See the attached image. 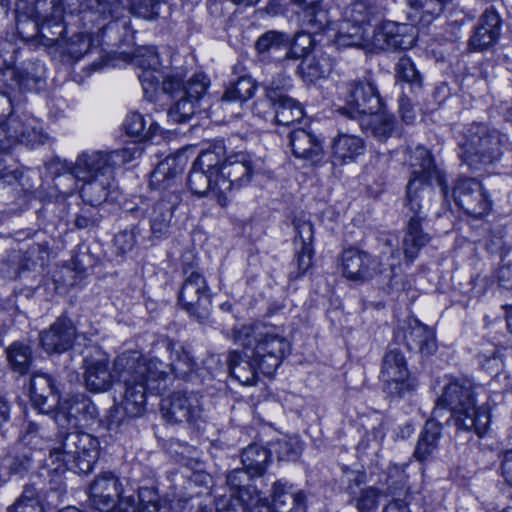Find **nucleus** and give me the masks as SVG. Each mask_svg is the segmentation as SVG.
<instances>
[{
    "label": "nucleus",
    "instance_id": "1",
    "mask_svg": "<svg viewBox=\"0 0 512 512\" xmlns=\"http://www.w3.org/2000/svg\"><path fill=\"white\" fill-rule=\"evenodd\" d=\"M173 360L166 364L158 358L147 359L137 351H125L115 358V371L124 383L121 406L129 417H140L146 409L147 394H159L166 390L173 372L184 377L195 368L189 351L181 345L169 343Z\"/></svg>",
    "mask_w": 512,
    "mask_h": 512
},
{
    "label": "nucleus",
    "instance_id": "2",
    "mask_svg": "<svg viewBox=\"0 0 512 512\" xmlns=\"http://www.w3.org/2000/svg\"><path fill=\"white\" fill-rule=\"evenodd\" d=\"M233 340L244 351L234 350L229 353V372L245 386L257 383L259 371L266 376L272 375L290 348L289 342L276 327L261 323L244 325L234 330Z\"/></svg>",
    "mask_w": 512,
    "mask_h": 512
},
{
    "label": "nucleus",
    "instance_id": "3",
    "mask_svg": "<svg viewBox=\"0 0 512 512\" xmlns=\"http://www.w3.org/2000/svg\"><path fill=\"white\" fill-rule=\"evenodd\" d=\"M133 63L140 69L138 78L145 95L152 96L161 89L165 94L176 99V103L167 112L170 121L184 123L195 114L198 102L209 86L206 75L194 74L187 82H184L186 75L183 70H177L165 76L154 47L137 49Z\"/></svg>",
    "mask_w": 512,
    "mask_h": 512
},
{
    "label": "nucleus",
    "instance_id": "4",
    "mask_svg": "<svg viewBox=\"0 0 512 512\" xmlns=\"http://www.w3.org/2000/svg\"><path fill=\"white\" fill-rule=\"evenodd\" d=\"M433 415L453 424L457 431H474L478 436L487 432L490 412L485 406L476 408L473 384L469 380L449 382L437 399Z\"/></svg>",
    "mask_w": 512,
    "mask_h": 512
},
{
    "label": "nucleus",
    "instance_id": "5",
    "mask_svg": "<svg viewBox=\"0 0 512 512\" xmlns=\"http://www.w3.org/2000/svg\"><path fill=\"white\" fill-rule=\"evenodd\" d=\"M458 146L461 161L476 170L482 165L499 162L511 150L512 141L507 133L482 123H472L465 129Z\"/></svg>",
    "mask_w": 512,
    "mask_h": 512
},
{
    "label": "nucleus",
    "instance_id": "6",
    "mask_svg": "<svg viewBox=\"0 0 512 512\" xmlns=\"http://www.w3.org/2000/svg\"><path fill=\"white\" fill-rule=\"evenodd\" d=\"M142 153L143 148L135 143L114 151L87 150L74 163H66L65 168L78 180L107 177L115 168L139 158Z\"/></svg>",
    "mask_w": 512,
    "mask_h": 512
},
{
    "label": "nucleus",
    "instance_id": "7",
    "mask_svg": "<svg viewBox=\"0 0 512 512\" xmlns=\"http://www.w3.org/2000/svg\"><path fill=\"white\" fill-rule=\"evenodd\" d=\"M99 441L85 432H69L60 436L59 445L50 448L53 462H62L78 474L90 473L99 456Z\"/></svg>",
    "mask_w": 512,
    "mask_h": 512
},
{
    "label": "nucleus",
    "instance_id": "8",
    "mask_svg": "<svg viewBox=\"0 0 512 512\" xmlns=\"http://www.w3.org/2000/svg\"><path fill=\"white\" fill-rule=\"evenodd\" d=\"M46 141L39 121L30 114L21 111L15 105L13 113L0 125V151L8 150L13 144H24L35 148Z\"/></svg>",
    "mask_w": 512,
    "mask_h": 512
},
{
    "label": "nucleus",
    "instance_id": "9",
    "mask_svg": "<svg viewBox=\"0 0 512 512\" xmlns=\"http://www.w3.org/2000/svg\"><path fill=\"white\" fill-rule=\"evenodd\" d=\"M390 257L397 262L391 263L388 269L364 251L354 248L347 249L342 255L343 274L349 280L359 283L369 281L377 276L382 278V282L390 281L394 276L395 267L400 265V250L393 249Z\"/></svg>",
    "mask_w": 512,
    "mask_h": 512
},
{
    "label": "nucleus",
    "instance_id": "10",
    "mask_svg": "<svg viewBox=\"0 0 512 512\" xmlns=\"http://www.w3.org/2000/svg\"><path fill=\"white\" fill-rule=\"evenodd\" d=\"M348 107L339 109L349 118L360 120L364 114L380 112L384 106L377 85L369 77L348 80L340 86Z\"/></svg>",
    "mask_w": 512,
    "mask_h": 512
},
{
    "label": "nucleus",
    "instance_id": "11",
    "mask_svg": "<svg viewBox=\"0 0 512 512\" xmlns=\"http://www.w3.org/2000/svg\"><path fill=\"white\" fill-rule=\"evenodd\" d=\"M380 379L384 391L392 397L409 396L418 386L416 378L409 372L404 354L395 346H389L382 358Z\"/></svg>",
    "mask_w": 512,
    "mask_h": 512
},
{
    "label": "nucleus",
    "instance_id": "12",
    "mask_svg": "<svg viewBox=\"0 0 512 512\" xmlns=\"http://www.w3.org/2000/svg\"><path fill=\"white\" fill-rule=\"evenodd\" d=\"M184 282L178 301L190 317L199 323L208 321L211 314L212 294L204 276L186 264L183 267Z\"/></svg>",
    "mask_w": 512,
    "mask_h": 512
},
{
    "label": "nucleus",
    "instance_id": "13",
    "mask_svg": "<svg viewBox=\"0 0 512 512\" xmlns=\"http://www.w3.org/2000/svg\"><path fill=\"white\" fill-rule=\"evenodd\" d=\"M215 178L213 191L221 206H225L228 195L232 190H238L247 185L253 174L251 156L245 152H237L225 157Z\"/></svg>",
    "mask_w": 512,
    "mask_h": 512
},
{
    "label": "nucleus",
    "instance_id": "14",
    "mask_svg": "<svg viewBox=\"0 0 512 512\" xmlns=\"http://www.w3.org/2000/svg\"><path fill=\"white\" fill-rule=\"evenodd\" d=\"M303 44H312L309 34L299 33L295 35L291 42L289 36L283 32L269 30L262 34L255 43V49L264 59L271 61H281L294 58L297 50Z\"/></svg>",
    "mask_w": 512,
    "mask_h": 512
},
{
    "label": "nucleus",
    "instance_id": "15",
    "mask_svg": "<svg viewBox=\"0 0 512 512\" xmlns=\"http://www.w3.org/2000/svg\"><path fill=\"white\" fill-rule=\"evenodd\" d=\"M456 204L469 216L480 219L491 209V201L482 184L475 178L458 179L453 188Z\"/></svg>",
    "mask_w": 512,
    "mask_h": 512
},
{
    "label": "nucleus",
    "instance_id": "16",
    "mask_svg": "<svg viewBox=\"0 0 512 512\" xmlns=\"http://www.w3.org/2000/svg\"><path fill=\"white\" fill-rule=\"evenodd\" d=\"M201 396L194 392H175L162 400L163 417L170 423H194L202 418Z\"/></svg>",
    "mask_w": 512,
    "mask_h": 512
},
{
    "label": "nucleus",
    "instance_id": "17",
    "mask_svg": "<svg viewBox=\"0 0 512 512\" xmlns=\"http://www.w3.org/2000/svg\"><path fill=\"white\" fill-rule=\"evenodd\" d=\"M110 359L107 354L97 351L84 360V381L85 386L92 392H106L118 381L124 387L123 381L119 379L115 371V360L113 361V372L110 368ZM124 392L122 393V396Z\"/></svg>",
    "mask_w": 512,
    "mask_h": 512
},
{
    "label": "nucleus",
    "instance_id": "18",
    "mask_svg": "<svg viewBox=\"0 0 512 512\" xmlns=\"http://www.w3.org/2000/svg\"><path fill=\"white\" fill-rule=\"evenodd\" d=\"M366 480L364 473L353 470H345L342 483L345 492L350 496L358 512H376L381 493L374 487H361Z\"/></svg>",
    "mask_w": 512,
    "mask_h": 512
},
{
    "label": "nucleus",
    "instance_id": "19",
    "mask_svg": "<svg viewBox=\"0 0 512 512\" xmlns=\"http://www.w3.org/2000/svg\"><path fill=\"white\" fill-rule=\"evenodd\" d=\"M288 79H283L281 85L272 82L265 88L266 97L271 103L275 121L278 125L289 126L304 116L301 105L291 97L284 94L285 88L288 86Z\"/></svg>",
    "mask_w": 512,
    "mask_h": 512
},
{
    "label": "nucleus",
    "instance_id": "20",
    "mask_svg": "<svg viewBox=\"0 0 512 512\" xmlns=\"http://www.w3.org/2000/svg\"><path fill=\"white\" fill-rule=\"evenodd\" d=\"M412 31L411 25L385 21L374 30L372 44L380 50L410 49L415 43Z\"/></svg>",
    "mask_w": 512,
    "mask_h": 512
},
{
    "label": "nucleus",
    "instance_id": "21",
    "mask_svg": "<svg viewBox=\"0 0 512 512\" xmlns=\"http://www.w3.org/2000/svg\"><path fill=\"white\" fill-rule=\"evenodd\" d=\"M366 152V144L360 136L339 132L329 144V162L333 167L356 163Z\"/></svg>",
    "mask_w": 512,
    "mask_h": 512
},
{
    "label": "nucleus",
    "instance_id": "22",
    "mask_svg": "<svg viewBox=\"0 0 512 512\" xmlns=\"http://www.w3.org/2000/svg\"><path fill=\"white\" fill-rule=\"evenodd\" d=\"M64 8L62 0L55 4L53 10H49L46 17H42L41 20L36 22H30L31 24V36H39L43 43L47 46H60V43L64 41V33L66 27L63 21Z\"/></svg>",
    "mask_w": 512,
    "mask_h": 512
},
{
    "label": "nucleus",
    "instance_id": "23",
    "mask_svg": "<svg viewBox=\"0 0 512 512\" xmlns=\"http://www.w3.org/2000/svg\"><path fill=\"white\" fill-rule=\"evenodd\" d=\"M59 416L72 427L88 428L98 417L96 405L84 394L73 395L63 401Z\"/></svg>",
    "mask_w": 512,
    "mask_h": 512
},
{
    "label": "nucleus",
    "instance_id": "24",
    "mask_svg": "<svg viewBox=\"0 0 512 512\" xmlns=\"http://www.w3.org/2000/svg\"><path fill=\"white\" fill-rule=\"evenodd\" d=\"M122 493L119 479L110 472L98 475L89 488L90 505L101 512L109 511L114 507L116 499Z\"/></svg>",
    "mask_w": 512,
    "mask_h": 512
},
{
    "label": "nucleus",
    "instance_id": "25",
    "mask_svg": "<svg viewBox=\"0 0 512 512\" xmlns=\"http://www.w3.org/2000/svg\"><path fill=\"white\" fill-rule=\"evenodd\" d=\"M76 338V328L68 317H59L47 330L40 333L43 349L48 353H63L69 350Z\"/></svg>",
    "mask_w": 512,
    "mask_h": 512
},
{
    "label": "nucleus",
    "instance_id": "26",
    "mask_svg": "<svg viewBox=\"0 0 512 512\" xmlns=\"http://www.w3.org/2000/svg\"><path fill=\"white\" fill-rule=\"evenodd\" d=\"M294 229L295 262L298 269L294 277L300 278L312 266L314 230L309 220L301 218L294 220Z\"/></svg>",
    "mask_w": 512,
    "mask_h": 512
},
{
    "label": "nucleus",
    "instance_id": "27",
    "mask_svg": "<svg viewBox=\"0 0 512 512\" xmlns=\"http://www.w3.org/2000/svg\"><path fill=\"white\" fill-rule=\"evenodd\" d=\"M502 20L494 8L486 9L479 18L474 33L469 39V46L474 51H483L493 46L501 34Z\"/></svg>",
    "mask_w": 512,
    "mask_h": 512
},
{
    "label": "nucleus",
    "instance_id": "28",
    "mask_svg": "<svg viewBox=\"0 0 512 512\" xmlns=\"http://www.w3.org/2000/svg\"><path fill=\"white\" fill-rule=\"evenodd\" d=\"M60 0H35L34 4L27 0H17L15 3V20L18 33L23 37L30 39L31 24L46 17L49 10H53L55 4Z\"/></svg>",
    "mask_w": 512,
    "mask_h": 512
},
{
    "label": "nucleus",
    "instance_id": "29",
    "mask_svg": "<svg viewBox=\"0 0 512 512\" xmlns=\"http://www.w3.org/2000/svg\"><path fill=\"white\" fill-rule=\"evenodd\" d=\"M30 398L39 412L46 414L58 404L59 397L53 378L42 372H36L30 380Z\"/></svg>",
    "mask_w": 512,
    "mask_h": 512
},
{
    "label": "nucleus",
    "instance_id": "30",
    "mask_svg": "<svg viewBox=\"0 0 512 512\" xmlns=\"http://www.w3.org/2000/svg\"><path fill=\"white\" fill-rule=\"evenodd\" d=\"M289 143L296 158L310 164L318 163L324 156L321 139L305 129H295L289 134Z\"/></svg>",
    "mask_w": 512,
    "mask_h": 512
},
{
    "label": "nucleus",
    "instance_id": "31",
    "mask_svg": "<svg viewBox=\"0 0 512 512\" xmlns=\"http://www.w3.org/2000/svg\"><path fill=\"white\" fill-rule=\"evenodd\" d=\"M403 340L406 347L422 355H432L437 350L435 333L419 320L411 318L404 327Z\"/></svg>",
    "mask_w": 512,
    "mask_h": 512
},
{
    "label": "nucleus",
    "instance_id": "32",
    "mask_svg": "<svg viewBox=\"0 0 512 512\" xmlns=\"http://www.w3.org/2000/svg\"><path fill=\"white\" fill-rule=\"evenodd\" d=\"M432 181L419 177H412L406 187V205L412 215L409 218H418L424 221L430 207L432 197Z\"/></svg>",
    "mask_w": 512,
    "mask_h": 512
},
{
    "label": "nucleus",
    "instance_id": "33",
    "mask_svg": "<svg viewBox=\"0 0 512 512\" xmlns=\"http://www.w3.org/2000/svg\"><path fill=\"white\" fill-rule=\"evenodd\" d=\"M311 44H303L300 42V47L297 50L295 58L302 57L301 64L299 66L300 73L303 77L310 81L317 80L327 76L332 69V61L328 55L320 50L308 51Z\"/></svg>",
    "mask_w": 512,
    "mask_h": 512
},
{
    "label": "nucleus",
    "instance_id": "34",
    "mask_svg": "<svg viewBox=\"0 0 512 512\" xmlns=\"http://www.w3.org/2000/svg\"><path fill=\"white\" fill-rule=\"evenodd\" d=\"M412 177H419L425 180H435L444 195L447 194L448 186L444 175L434 165L430 152L423 146H418L411 153L409 158Z\"/></svg>",
    "mask_w": 512,
    "mask_h": 512
},
{
    "label": "nucleus",
    "instance_id": "35",
    "mask_svg": "<svg viewBox=\"0 0 512 512\" xmlns=\"http://www.w3.org/2000/svg\"><path fill=\"white\" fill-rule=\"evenodd\" d=\"M431 240L428 233L422 228V220L409 218L401 241V251L405 262L410 265L418 257L421 249Z\"/></svg>",
    "mask_w": 512,
    "mask_h": 512
},
{
    "label": "nucleus",
    "instance_id": "36",
    "mask_svg": "<svg viewBox=\"0 0 512 512\" xmlns=\"http://www.w3.org/2000/svg\"><path fill=\"white\" fill-rule=\"evenodd\" d=\"M442 420L443 418H437L432 414V417L426 421L413 453V457L419 462L430 460L438 448L442 435Z\"/></svg>",
    "mask_w": 512,
    "mask_h": 512
},
{
    "label": "nucleus",
    "instance_id": "37",
    "mask_svg": "<svg viewBox=\"0 0 512 512\" xmlns=\"http://www.w3.org/2000/svg\"><path fill=\"white\" fill-rule=\"evenodd\" d=\"M272 508L274 512H306L305 494L294 492L287 482L277 481L273 484Z\"/></svg>",
    "mask_w": 512,
    "mask_h": 512
},
{
    "label": "nucleus",
    "instance_id": "38",
    "mask_svg": "<svg viewBox=\"0 0 512 512\" xmlns=\"http://www.w3.org/2000/svg\"><path fill=\"white\" fill-rule=\"evenodd\" d=\"M45 66L40 61H26L16 69L7 67L4 75L10 74L22 91H34L45 80Z\"/></svg>",
    "mask_w": 512,
    "mask_h": 512
},
{
    "label": "nucleus",
    "instance_id": "39",
    "mask_svg": "<svg viewBox=\"0 0 512 512\" xmlns=\"http://www.w3.org/2000/svg\"><path fill=\"white\" fill-rule=\"evenodd\" d=\"M358 122L363 132L374 136L379 141H386L396 128L395 117L385 112L364 114Z\"/></svg>",
    "mask_w": 512,
    "mask_h": 512
},
{
    "label": "nucleus",
    "instance_id": "40",
    "mask_svg": "<svg viewBox=\"0 0 512 512\" xmlns=\"http://www.w3.org/2000/svg\"><path fill=\"white\" fill-rule=\"evenodd\" d=\"M302 8L301 17L312 33H317L333 25L331 12L324 9L317 0H293Z\"/></svg>",
    "mask_w": 512,
    "mask_h": 512
},
{
    "label": "nucleus",
    "instance_id": "41",
    "mask_svg": "<svg viewBox=\"0 0 512 512\" xmlns=\"http://www.w3.org/2000/svg\"><path fill=\"white\" fill-rule=\"evenodd\" d=\"M123 127L126 134L135 138L138 142L152 140L159 131L158 124L151 116L145 117L139 112L129 113Z\"/></svg>",
    "mask_w": 512,
    "mask_h": 512
},
{
    "label": "nucleus",
    "instance_id": "42",
    "mask_svg": "<svg viewBox=\"0 0 512 512\" xmlns=\"http://www.w3.org/2000/svg\"><path fill=\"white\" fill-rule=\"evenodd\" d=\"M254 478L244 467L237 468L227 475V484L234 493L232 497H243L252 501L259 500V491L252 485Z\"/></svg>",
    "mask_w": 512,
    "mask_h": 512
},
{
    "label": "nucleus",
    "instance_id": "43",
    "mask_svg": "<svg viewBox=\"0 0 512 512\" xmlns=\"http://www.w3.org/2000/svg\"><path fill=\"white\" fill-rule=\"evenodd\" d=\"M270 454V451L260 445H249L241 455L243 467L254 477H259L267 468Z\"/></svg>",
    "mask_w": 512,
    "mask_h": 512
},
{
    "label": "nucleus",
    "instance_id": "44",
    "mask_svg": "<svg viewBox=\"0 0 512 512\" xmlns=\"http://www.w3.org/2000/svg\"><path fill=\"white\" fill-rule=\"evenodd\" d=\"M109 180L110 176L81 180L83 182L80 190L82 200L91 206L101 205L109 194Z\"/></svg>",
    "mask_w": 512,
    "mask_h": 512
},
{
    "label": "nucleus",
    "instance_id": "45",
    "mask_svg": "<svg viewBox=\"0 0 512 512\" xmlns=\"http://www.w3.org/2000/svg\"><path fill=\"white\" fill-rule=\"evenodd\" d=\"M394 71L396 80L408 84L412 92L421 90L423 86L422 74L409 57H400L395 64Z\"/></svg>",
    "mask_w": 512,
    "mask_h": 512
},
{
    "label": "nucleus",
    "instance_id": "46",
    "mask_svg": "<svg viewBox=\"0 0 512 512\" xmlns=\"http://www.w3.org/2000/svg\"><path fill=\"white\" fill-rule=\"evenodd\" d=\"M111 20L99 28L102 36H108L111 40L114 39L120 43H129L133 40L134 30L131 27L129 17H119L116 14L110 17Z\"/></svg>",
    "mask_w": 512,
    "mask_h": 512
},
{
    "label": "nucleus",
    "instance_id": "47",
    "mask_svg": "<svg viewBox=\"0 0 512 512\" xmlns=\"http://www.w3.org/2000/svg\"><path fill=\"white\" fill-rule=\"evenodd\" d=\"M182 168L176 164L175 157H166L161 161L150 175V186L157 189H166L171 186L174 178Z\"/></svg>",
    "mask_w": 512,
    "mask_h": 512
},
{
    "label": "nucleus",
    "instance_id": "48",
    "mask_svg": "<svg viewBox=\"0 0 512 512\" xmlns=\"http://www.w3.org/2000/svg\"><path fill=\"white\" fill-rule=\"evenodd\" d=\"M37 238V242L29 244L24 250H22L23 260L28 271L42 268L50 256L49 242L46 240H40L39 235H37Z\"/></svg>",
    "mask_w": 512,
    "mask_h": 512
},
{
    "label": "nucleus",
    "instance_id": "49",
    "mask_svg": "<svg viewBox=\"0 0 512 512\" xmlns=\"http://www.w3.org/2000/svg\"><path fill=\"white\" fill-rule=\"evenodd\" d=\"M225 157V148L219 143L202 151L194 161V164L199 169H204L206 172L214 175L215 178H218L219 173H217V170H219Z\"/></svg>",
    "mask_w": 512,
    "mask_h": 512
},
{
    "label": "nucleus",
    "instance_id": "50",
    "mask_svg": "<svg viewBox=\"0 0 512 512\" xmlns=\"http://www.w3.org/2000/svg\"><path fill=\"white\" fill-rule=\"evenodd\" d=\"M214 182V175L206 172L204 169H199V167L193 163L187 179L188 187L193 194L204 196L210 192L215 196V192L213 191Z\"/></svg>",
    "mask_w": 512,
    "mask_h": 512
},
{
    "label": "nucleus",
    "instance_id": "51",
    "mask_svg": "<svg viewBox=\"0 0 512 512\" xmlns=\"http://www.w3.org/2000/svg\"><path fill=\"white\" fill-rule=\"evenodd\" d=\"M375 11L365 0H356L343 10V21L346 24L366 25L374 17Z\"/></svg>",
    "mask_w": 512,
    "mask_h": 512
},
{
    "label": "nucleus",
    "instance_id": "52",
    "mask_svg": "<svg viewBox=\"0 0 512 512\" xmlns=\"http://www.w3.org/2000/svg\"><path fill=\"white\" fill-rule=\"evenodd\" d=\"M256 89L254 80L249 76H242L229 86L224 92L221 102H244L250 99Z\"/></svg>",
    "mask_w": 512,
    "mask_h": 512
},
{
    "label": "nucleus",
    "instance_id": "53",
    "mask_svg": "<svg viewBox=\"0 0 512 512\" xmlns=\"http://www.w3.org/2000/svg\"><path fill=\"white\" fill-rule=\"evenodd\" d=\"M7 360L11 368L23 375L28 372L32 362L31 349L19 342L12 343L6 350Z\"/></svg>",
    "mask_w": 512,
    "mask_h": 512
},
{
    "label": "nucleus",
    "instance_id": "54",
    "mask_svg": "<svg viewBox=\"0 0 512 512\" xmlns=\"http://www.w3.org/2000/svg\"><path fill=\"white\" fill-rule=\"evenodd\" d=\"M172 214L171 206L164 201L155 205L150 220V229L154 237L161 238L168 233Z\"/></svg>",
    "mask_w": 512,
    "mask_h": 512
},
{
    "label": "nucleus",
    "instance_id": "55",
    "mask_svg": "<svg viewBox=\"0 0 512 512\" xmlns=\"http://www.w3.org/2000/svg\"><path fill=\"white\" fill-rule=\"evenodd\" d=\"M91 42L85 33H76L69 39H64L58 50L62 55L70 57L77 61L84 56L90 49Z\"/></svg>",
    "mask_w": 512,
    "mask_h": 512
},
{
    "label": "nucleus",
    "instance_id": "56",
    "mask_svg": "<svg viewBox=\"0 0 512 512\" xmlns=\"http://www.w3.org/2000/svg\"><path fill=\"white\" fill-rule=\"evenodd\" d=\"M28 271L21 250H11L0 261V275L8 280H14Z\"/></svg>",
    "mask_w": 512,
    "mask_h": 512
},
{
    "label": "nucleus",
    "instance_id": "57",
    "mask_svg": "<svg viewBox=\"0 0 512 512\" xmlns=\"http://www.w3.org/2000/svg\"><path fill=\"white\" fill-rule=\"evenodd\" d=\"M9 512H44L36 489L26 486L21 496L9 507Z\"/></svg>",
    "mask_w": 512,
    "mask_h": 512
},
{
    "label": "nucleus",
    "instance_id": "58",
    "mask_svg": "<svg viewBox=\"0 0 512 512\" xmlns=\"http://www.w3.org/2000/svg\"><path fill=\"white\" fill-rule=\"evenodd\" d=\"M3 468L9 469L10 475H23L32 465V453L28 451H15V455H6L3 460Z\"/></svg>",
    "mask_w": 512,
    "mask_h": 512
},
{
    "label": "nucleus",
    "instance_id": "59",
    "mask_svg": "<svg viewBox=\"0 0 512 512\" xmlns=\"http://www.w3.org/2000/svg\"><path fill=\"white\" fill-rule=\"evenodd\" d=\"M130 12L145 20H155L159 17L160 0H128Z\"/></svg>",
    "mask_w": 512,
    "mask_h": 512
},
{
    "label": "nucleus",
    "instance_id": "60",
    "mask_svg": "<svg viewBox=\"0 0 512 512\" xmlns=\"http://www.w3.org/2000/svg\"><path fill=\"white\" fill-rule=\"evenodd\" d=\"M20 444L31 445L33 449H44L45 438L43 428L35 422H27L19 435Z\"/></svg>",
    "mask_w": 512,
    "mask_h": 512
},
{
    "label": "nucleus",
    "instance_id": "61",
    "mask_svg": "<svg viewBox=\"0 0 512 512\" xmlns=\"http://www.w3.org/2000/svg\"><path fill=\"white\" fill-rule=\"evenodd\" d=\"M338 41L347 46H360L365 41L364 25L346 24L342 22L339 28Z\"/></svg>",
    "mask_w": 512,
    "mask_h": 512
},
{
    "label": "nucleus",
    "instance_id": "62",
    "mask_svg": "<svg viewBox=\"0 0 512 512\" xmlns=\"http://www.w3.org/2000/svg\"><path fill=\"white\" fill-rule=\"evenodd\" d=\"M257 502L243 497L223 496L216 501V512H251Z\"/></svg>",
    "mask_w": 512,
    "mask_h": 512
},
{
    "label": "nucleus",
    "instance_id": "63",
    "mask_svg": "<svg viewBox=\"0 0 512 512\" xmlns=\"http://www.w3.org/2000/svg\"><path fill=\"white\" fill-rule=\"evenodd\" d=\"M279 460H294L301 453V444L297 439H279L272 444Z\"/></svg>",
    "mask_w": 512,
    "mask_h": 512
},
{
    "label": "nucleus",
    "instance_id": "64",
    "mask_svg": "<svg viewBox=\"0 0 512 512\" xmlns=\"http://www.w3.org/2000/svg\"><path fill=\"white\" fill-rule=\"evenodd\" d=\"M97 207L98 206H91L89 204L81 207L74 220L75 226L78 229H90L97 226L101 219Z\"/></svg>",
    "mask_w": 512,
    "mask_h": 512
}]
</instances>
